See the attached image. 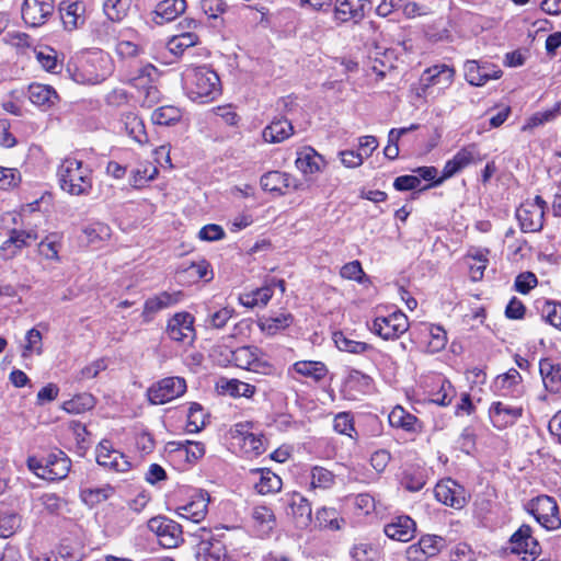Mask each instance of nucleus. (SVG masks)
I'll use <instances>...</instances> for the list:
<instances>
[{"instance_id":"nucleus-1","label":"nucleus","mask_w":561,"mask_h":561,"mask_svg":"<svg viewBox=\"0 0 561 561\" xmlns=\"http://www.w3.org/2000/svg\"><path fill=\"white\" fill-rule=\"evenodd\" d=\"M183 81L187 96L194 102L208 103L221 93L218 75L205 66L187 69Z\"/></svg>"},{"instance_id":"nucleus-2","label":"nucleus","mask_w":561,"mask_h":561,"mask_svg":"<svg viewBox=\"0 0 561 561\" xmlns=\"http://www.w3.org/2000/svg\"><path fill=\"white\" fill-rule=\"evenodd\" d=\"M57 175L61 190L72 196H85L92 190V171L81 160L65 158Z\"/></svg>"},{"instance_id":"nucleus-3","label":"nucleus","mask_w":561,"mask_h":561,"mask_svg":"<svg viewBox=\"0 0 561 561\" xmlns=\"http://www.w3.org/2000/svg\"><path fill=\"white\" fill-rule=\"evenodd\" d=\"M527 510L547 530L560 528L559 507L553 497L548 495L537 496L528 503Z\"/></svg>"},{"instance_id":"nucleus-4","label":"nucleus","mask_w":561,"mask_h":561,"mask_svg":"<svg viewBox=\"0 0 561 561\" xmlns=\"http://www.w3.org/2000/svg\"><path fill=\"white\" fill-rule=\"evenodd\" d=\"M409 329L408 317L402 311L376 317L369 330L383 340H397Z\"/></svg>"},{"instance_id":"nucleus-5","label":"nucleus","mask_w":561,"mask_h":561,"mask_svg":"<svg viewBox=\"0 0 561 561\" xmlns=\"http://www.w3.org/2000/svg\"><path fill=\"white\" fill-rule=\"evenodd\" d=\"M230 434L237 445L249 456H259L264 453V437L253 432V423L240 422L234 424Z\"/></svg>"},{"instance_id":"nucleus-6","label":"nucleus","mask_w":561,"mask_h":561,"mask_svg":"<svg viewBox=\"0 0 561 561\" xmlns=\"http://www.w3.org/2000/svg\"><path fill=\"white\" fill-rule=\"evenodd\" d=\"M165 334L168 337L183 346H190L196 339L194 317L188 312L175 313L168 320Z\"/></svg>"},{"instance_id":"nucleus-7","label":"nucleus","mask_w":561,"mask_h":561,"mask_svg":"<svg viewBox=\"0 0 561 561\" xmlns=\"http://www.w3.org/2000/svg\"><path fill=\"white\" fill-rule=\"evenodd\" d=\"M81 79L85 83L98 84L113 71V62L107 54L93 51L81 66Z\"/></svg>"},{"instance_id":"nucleus-8","label":"nucleus","mask_w":561,"mask_h":561,"mask_svg":"<svg viewBox=\"0 0 561 561\" xmlns=\"http://www.w3.org/2000/svg\"><path fill=\"white\" fill-rule=\"evenodd\" d=\"M186 391V381L182 377H167L148 389V399L152 404H165Z\"/></svg>"},{"instance_id":"nucleus-9","label":"nucleus","mask_w":561,"mask_h":561,"mask_svg":"<svg viewBox=\"0 0 561 561\" xmlns=\"http://www.w3.org/2000/svg\"><path fill=\"white\" fill-rule=\"evenodd\" d=\"M483 157L480 154L477 145L472 144L460 149L453 159L448 160L443 169L442 176L434 181L431 186L439 185L443 181L453 178L470 164L481 162Z\"/></svg>"},{"instance_id":"nucleus-10","label":"nucleus","mask_w":561,"mask_h":561,"mask_svg":"<svg viewBox=\"0 0 561 561\" xmlns=\"http://www.w3.org/2000/svg\"><path fill=\"white\" fill-rule=\"evenodd\" d=\"M148 528L164 548H175L183 541L182 527L164 516L152 517L148 522Z\"/></svg>"},{"instance_id":"nucleus-11","label":"nucleus","mask_w":561,"mask_h":561,"mask_svg":"<svg viewBox=\"0 0 561 561\" xmlns=\"http://www.w3.org/2000/svg\"><path fill=\"white\" fill-rule=\"evenodd\" d=\"M231 358L239 368L253 373L268 374L272 366L263 358L261 351L255 346H242L232 352Z\"/></svg>"},{"instance_id":"nucleus-12","label":"nucleus","mask_w":561,"mask_h":561,"mask_svg":"<svg viewBox=\"0 0 561 561\" xmlns=\"http://www.w3.org/2000/svg\"><path fill=\"white\" fill-rule=\"evenodd\" d=\"M369 10V0H335L333 16L337 23L357 24Z\"/></svg>"},{"instance_id":"nucleus-13","label":"nucleus","mask_w":561,"mask_h":561,"mask_svg":"<svg viewBox=\"0 0 561 561\" xmlns=\"http://www.w3.org/2000/svg\"><path fill=\"white\" fill-rule=\"evenodd\" d=\"M96 461L100 466L116 472H127L131 465L127 457L113 447V444L104 439L95 449Z\"/></svg>"},{"instance_id":"nucleus-14","label":"nucleus","mask_w":561,"mask_h":561,"mask_svg":"<svg viewBox=\"0 0 561 561\" xmlns=\"http://www.w3.org/2000/svg\"><path fill=\"white\" fill-rule=\"evenodd\" d=\"M55 10L53 0H24L21 13L23 21L32 26L37 27L45 24Z\"/></svg>"},{"instance_id":"nucleus-15","label":"nucleus","mask_w":561,"mask_h":561,"mask_svg":"<svg viewBox=\"0 0 561 561\" xmlns=\"http://www.w3.org/2000/svg\"><path fill=\"white\" fill-rule=\"evenodd\" d=\"M463 71L467 82L474 87H482L489 80H495L502 76V70L496 66L478 60H467L463 65Z\"/></svg>"},{"instance_id":"nucleus-16","label":"nucleus","mask_w":561,"mask_h":561,"mask_svg":"<svg viewBox=\"0 0 561 561\" xmlns=\"http://www.w3.org/2000/svg\"><path fill=\"white\" fill-rule=\"evenodd\" d=\"M38 236L34 229H12L9 238L0 245V257L11 260L16 256L23 248L31 245L37 240Z\"/></svg>"},{"instance_id":"nucleus-17","label":"nucleus","mask_w":561,"mask_h":561,"mask_svg":"<svg viewBox=\"0 0 561 561\" xmlns=\"http://www.w3.org/2000/svg\"><path fill=\"white\" fill-rule=\"evenodd\" d=\"M511 549L513 553L524 554L535 559L541 552V547L537 539L533 537V530L529 525H522L511 537Z\"/></svg>"},{"instance_id":"nucleus-18","label":"nucleus","mask_w":561,"mask_h":561,"mask_svg":"<svg viewBox=\"0 0 561 561\" xmlns=\"http://www.w3.org/2000/svg\"><path fill=\"white\" fill-rule=\"evenodd\" d=\"M209 501L210 496L207 491L197 490L188 503L176 508V513L181 518L197 524L206 517Z\"/></svg>"},{"instance_id":"nucleus-19","label":"nucleus","mask_w":561,"mask_h":561,"mask_svg":"<svg viewBox=\"0 0 561 561\" xmlns=\"http://www.w3.org/2000/svg\"><path fill=\"white\" fill-rule=\"evenodd\" d=\"M295 165L305 176H310L322 172L327 161L314 148L304 146L296 152Z\"/></svg>"},{"instance_id":"nucleus-20","label":"nucleus","mask_w":561,"mask_h":561,"mask_svg":"<svg viewBox=\"0 0 561 561\" xmlns=\"http://www.w3.org/2000/svg\"><path fill=\"white\" fill-rule=\"evenodd\" d=\"M445 539L436 535H425L417 543L408 548V557L413 561H425L437 556L445 547Z\"/></svg>"},{"instance_id":"nucleus-21","label":"nucleus","mask_w":561,"mask_h":561,"mask_svg":"<svg viewBox=\"0 0 561 561\" xmlns=\"http://www.w3.org/2000/svg\"><path fill=\"white\" fill-rule=\"evenodd\" d=\"M522 415V407H514L501 401L493 402L489 409L491 423L497 430L514 425Z\"/></svg>"},{"instance_id":"nucleus-22","label":"nucleus","mask_w":561,"mask_h":561,"mask_svg":"<svg viewBox=\"0 0 561 561\" xmlns=\"http://www.w3.org/2000/svg\"><path fill=\"white\" fill-rule=\"evenodd\" d=\"M286 503L289 508L288 514L293 516L298 528H306L310 525L312 510L310 502L300 493L293 492L286 494Z\"/></svg>"},{"instance_id":"nucleus-23","label":"nucleus","mask_w":561,"mask_h":561,"mask_svg":"<svg viewBox=\"0 0 561 561\" xmlns=\"http://www.w3.org/2000/svg\"><path fill=\"white\" fill-rule=\"evenodd\" d=\"M71 467V460L61 450H56L46 456L45 471L41 473V479L55 481L65 479Z\"/></svg>"},{"instance_id":"nucleus-24","label":"nucleus","mask_w":561,"mask_h":561,"mask_svg":"<svg viewBox=\"0 0 561 561\" xmlns=\"http://www.w3.org/2000/svg\"><path fill=\"white\" fill-rule=\"evenodd\" d=\"M516 217L524 232H537L543 227V210L538 206L522 204Z\"/></svg>"},{"instance_id":"nucleus-25","label":"nucleus","mask_w":561,"mask_h":561,"mask_svg":"<svg viewBox=\"0 0 561 561\" xmlns=\"http://www.w3.org/2000/svg\"><path fill=\"white\" fill-rule=\"evenodd\" d=\"M27 96L32 104L43 110L53 107L59 101V95L51 85L37 82L28 85Z\"/></svg>"},{"instance_id":"nucleus-26","label":"nucleus","mask_w":561,"mask_h":561,"mask_svg":"<svg viewBox=\"0 0 561 561\" xmlns=\"http://www.w3.org/2000/svg\"><path fill=\"white\" fill-rule=\"evenodd\" d=\"M386 536L392 540L408 542L415 534V523L409 516H397L383 529Z\"/></svg>"},{"instance_id":"nucleus-27","label":"nucleus","mask_w":561,"mask_h":561,"mask_svg":"<svg viewBox=\"0 0 561 561\" xmlns=\"http://www.w3.org/2000/svg\"><path fill=\"white\" fill-rule=\"evenodd\" d=\"M182 296H183V294L181 291H176V293H172V294L168 293V291H163L154 297L148 298L145 301L144 311H142L144 321L145 322L151 321L152 317L157 312L178 304L180 301V299L182 298Z\"/></svg>"},{"instance_id":"nucleus-28","label":"nucleus","mask_w":561,"mask_h":561,"mask_svg":"<svg viewBox=\"0 0 561 561\" xmlns=\"http://www.w3.org/2000/svg\"><path fill=\"white\" fill-rule=\"evenodd\" d=\"M65 28L72 31L85 22V4L81 1L62 2L59 8Z\"/></svg>"},{"instance_id":"nucleus-29","label":"nucleus","mask_w":561,"mask_h":561,"mask_svg":"<svg viewBox=\"0 0 561 561\" xmlns=\"http://www.w3.org/2000/svg\"><path fill=\"white\" fill-rule=\"evenodd\" d=\"M185 9V0H162L152 12V21L159 25L171 22L182 14Z\"/></svg>"},{"instance_id":"nucleus-30","label":"nucleus","mask_w":561,"mask_h":561,"mask_svg":"<svg viewBox=\"0 0 561 561\" xmlns=\"http://www.w3.org/2000/svg\"><path fill=\"white\" fill-rule=\"evenodd\" d=\"M294 134L291 123L285 117L274 118L262 131L265 142L278 144Z\"/></svg>"},{"instance_id":"nucleus-31","label":"nucleus","mask_w":561,"mask_h":561,"mask_svg":"<svg viewBox=\"0 0 561 561\" xmlns=\"http://www.w3.org/2000/svg\"><path fill=\"white\" fill-rule=\"evenodd\" d=\"M454 77V68L442 64L427 68L423 72L421 80L425 87L442 85L443 88H448L453 83Z\"/></svg>"},{"instance_id":"nucleus-32","label":"nucleus","mask_w":561,"mask_h":561,"mask_svg":"<svg viewBox=\"0 0 561 561\" xmlns=\"http://www.w3.org/2000/svg\"><path fill=\"white\" fill-rule=\"evenodd\" d=\"M434 492L436 499L445 505L460 508L465 504V497L460 495L457 483L450 479L437 483Z\"/></svg>"},{"instance_id":"nucleus-33","label":"nucleus","mask_w":561,"mask_h":561,"mask_svg":"<svg viewBox=\"0 0 561 561\" xmlns=\"http://www.w3.org/2000/svg\"><path fill=\"white\" fill-rule=\"evenodd\" d=\"M539 371L545 388L550 392H558L561 389V364H556L549 358H543L539 363Z\"/></svg>"},{"instance_id":"nucleus-34","label":"nucleus","mask_w":561,"mask_h":561,"mask_svg":"<svg viewBox=\"0 0 561 561\" xmlns=\"http://www.w3.org/2000/svg\"><path fill=\"white\" fill-rule=\"evenodd\" d=\"M291 176L280 171H270L262 175L261 186L264 191L284 194L290 185Z\"/></svg>"},{"instance_id":"nucleus-35","label":"nucleus","mask_w":561,"mask_h":561,"mask_svg":"<svg viewBox=\"0 0 561 561\" xmlns=\"http://www.w3.org/2000/svg\"><path fill=\"white\" fill-rule=\"evenodd\" d=\"M345 520L339 516L333 507H321L316 512L314 525L320 529L340 530Z\"/></svg>"},{"instance_id":"nucleus-36","label":"nucleus","mask_w":561,"mask_h":561,"mask_svg":"<svg viewBox=\"0 0 561 561\" xmlns=\"http://www.w3.org/2000/svg\"><path fill=\"white\" fill-rule=\"evenodd\" d=\"M291 369L298 375L309 378L313 381L322 380L327 374L328 368L322 362L314 360H299L296 362Z\"/></svg>"},{"instance_id":"nucleus-37","label":"nucleus","mask_w":561,"mask_h":561,"mask_svg":"<svg viewBox=\"0 0 561 561\" xmlns=\"http://www.w3.org/2000/svg\"><path fill=\"white\" fill-rule=\"evenodd\" d=\"M123 123L126 133L139 145L148 142V135L142 119L135 113L128 112L123 115Z\"/></svg>"},{"instance_id":"nucleus-38","label":"nucleus","mask_w":561,"mask_h":561,"mask_svg":"<svg viewBox=\"0 0 561 561\" xmlns=\"http://www.w3.org/2000/svg\"><path fill=\"white\" fill-rule=\"evenodd\" d=\"M259 474V481L254 483L257 493L265 495L278 492L282 488L280 478L268 469H257L254 471Z\"/></svg>"},{"instance_id":"nucleus-39","label":"nucleus","mask_w":561,"mask_h":561,"mask_svg":"<svg viewBox=\"0 0 561 561\" xmlns=\"http://www.w3.org/2000/svg\"><path fill=\"white\" fill-rule=\"evenodd\" d=\"M203 561H227V549L219 539L202 541L198 551Z\"/></svg>"},{"instance_id":"nucleus-40","label":"nucleus","mask_w":561,"mask_h":561,"mask_svg":"<svg viewBox=\"0 0 561 561\" xmlns=\"http://www.w3.org/2000/svg\"><path fill=\"white\" fill-rule=\"evenodd\" d=\"M218 387L222 392L234 398H251L255 393V387L238 379H222Z\"/></svg>"},{"instance_id":"nucleus-41","label":"nucleus","mask_w":561,"mask_h":561,"mask_svg":"<svg viewBox=\"0 0 561 561\" xmlns=\"http://www.w3.org/2000/svg\"><path fill=\"white\" fill-rule=\"evenodd\" d=\"M114 494V488L110 484H105L100 488H84L80 492L82 501L90 505H96L103 501H106Z\"/></svg>"},{"instance_id":"nucleus-42","label":"nucleus","mask_w":561,"mask_h":561,"mask_svg":"<svg viewBox=\"0 0 561 561\" xmlns=\"http://www.w3.org/2000/svg\"><path fill=\"white\" fill-rule=\"evenodd\" d=\"M182 117L181 110L173 105L160 106L153 111L151 121L157 125L170 126L178 123Z\"/></svg>"},{"instance_id":"nucleus-43","label":"nucleus","mask_w":561,"mask_h":561,"mask_svg":"<svg viewBox=\"0 0 561 561\" xmlns=\"http://www.w3.org/2000/svg\"><path fill=\"white\" fill-rule=\"evenodd\" d=\"M416 422L417 419L401 407L393 408L389 413V423L392 427L412 432L415 430Z\"/></svg>"},{"instance_id":"nucleus-44","label":"nucleus","mask_w":561,"mask_h":561,"mask_svg":"<svg viewBox=\"0 0 561 561\" xmlns=\"http://www.w3.org/2000/svg\"><path fill=\"white\" fill-rule=\"evenodd\" d=\"M333 341L340 351L353 354H362L373 348L371 345L348 339L343 332H335Z\"/></svg>"},{"instance_id":"nucleus-45","label":"nucleus","mask_w":561,"mask_h":561,"mask_svg":"<svg viewBox=\"0 0 561 561\" xmlns=\"http://www.w3.org/2000/svg\"><path fill=\"white\" fill-rule=\"evenodd\" d=\"M273 296L272 285H265L261 288H257L250 294L242 295L240 297V301L243 306L247 307H256V306H266L270 299Z\"/></svg>"},{"instance_id":"nucleus-46","label":"nucleus","mask_w":561,"mask_h":561,"mask_svg":"<svg viewBox=\"0 0 561 561\" xmlns=\"http://www.w3.org/2000/svg\"><path fill=\"white\" fill-rule=\"evenodd\" d=\"M95 405V399L92 394L82 393L78 394L75 398L65 401L62 403V409L71 414H80L88 410H91Z\"/></svg>"},{"instance_id":"nucleus-47","label":"nucleus","mask_w":561,"mask_h":561,"mask_svg":"<svg viewBox=\"0 0 561 561\" xmlns=\"http://www.w3.org/2000/svg\"><path fill=\"white\" fill-rule=\"evenodd\" d=\"M158 168L151 163H141L131 172L130 184L140 188L158 175Z\"/></svg>"},{"instance_id":"nucleus-48","label":"nucleus","mask_w":561,"mask_h":561,"mask_svg":"<svg viewBox=\"0 0 561 561\" xmlns=\"http://www.w3.org/2000/svg\"><path fill=\"white\" fill-rule=\"evenodd\" d=\"M293 322V317L289 313H282L276 317H268L262 319L260 322V328L263 332L273 335L278 331L288 328Z\"/></svg>"},{"instance_id":"nucleus-49","label":"nucleus","mask_w":561,"mask_h":561,"mask_svg":"<svg viewBox=\"0 0 561 561\" xmlns=\"http://www.w3.org/2000/svg\"><path fill=\"white\" fill-rule=\"evenodd\" d=\"M197 35L195 33H182L172 36L168 42V49L173 55H182L185 49L194 46L197 43Z\"/></svg>"},{"instance_id":"nucleus-50","label":"nucleus","mask_w":561,"mask_h":561,"mask_svg":"<svg viewBox=\"0 0 561 561\" xmlns=\"http://www.w3.org/2000/svg\"><path fill=\"white\" fill-rule=\"evenodd\" d=\"M130 7V0H106L103 10L108 20L113 22L122 21Z\"/></svg>"},{"instance_id":"nucleus-51","label":"nucleus","mask_w":561,"mask_h":561,"mask_svg":"<svg viewBox=\"0 0 561 561\" xmlns=\"http://www.w3.org/2000/svg\"><path fill=\"white\" fill-rule=\"evenodd\" d=\"M83 233L88 243L98 245L111 237V228L103 222H93L84 228Z\"/></svg>"},{"instance_id":"nucleus-52","label":"nucleus","mask_w":561,"mask_h":561,"mask_svg":"<svg viewBox=\"0 0 561 561\" xmlns=\"http://www.w3.org/2000/svg\"><path fill=\"white\" fill-rule=\"evenodd\" d=\"M60 248L59 237L53 233L39 242L38 253L46 260L59 261L58 253Z\"/></svg>"},{"instance_id":"nucleus-53","label":"nucleus","mask_w":561,"mask_h":561,"mask_svg":"<svg viewBox=\"0 0 561 561\" xmlns=\"http://www.w3.org/2000/svg\"><path fill=\"white\" fill-rule=\"evenodd\" d=\"M175 453L180 458H184L187 462L193 463L204 456L205 448L202 443L187 440L185 444L180 445Z\"/></svg>"},{"instance_id":"nucleus-54","label":"nucleus","mask_w":561,"mask_h":561,"mask_svg":"<svg viewBox=\"0 0 561 561\" xmlns=\"http://www.w3.org/2000/svg\"><path fill=\"white\" fill-rule=\"evenodd\" d=\"M333 428L336 433L346 435L351 437L352 439L357 438V432L354 427V421L348 412H341L337 415H335L333 421Z\"/></svg>"},{"instance_id":"nucleus-55","label":"nucleus","mask_w":561,"mask_h":561,"mask_svg":"<svg viewBox=\"0 0 561 561\" xmlns=\"http://www.w3.org/2000/svg\"><path fill=\"white\" fill-rule=\"evenodd\" d=\"M43 336L42 333L33 328L25 334V345L23 347L22 356L28 357L32 354L42 355L43 353Z\"/></svg>"},{"instance_id":"nucleus-56","label":"nucleus","mask_w":561,"mask_h":561,"mask_svg":"<svg viewBox=\"0 0 561 561\" xmlns=\"http://www.w3.org/2000/svg\"><path fill=\"white\" fill-rule=\"evenodd\" d=\"M35 58L38 64L48 72H56L58 68L57 54L50 47H41L34 50Z\"/></svg>"},{"instance_id":"nucleus-57","label":"nucleus","mask_w":561,"mask_h":561,"mask_svg":"<svg viewBox=\"0 0 561 561\" xmlns=\"http://www.w3.org/2000/svg\"><path fill=\"white\" fill-rule=\"evenodd\" d=\"M311 486L313 489L316 488H319V489H329L333 485L334 483V474L325 469V468H322V467H313L311 469Z\"/></svg>"},{"instance_id":"nucleus-58","label":"nucleus","mask_w":561,"mask_h":561,"mask_svg":"<svg viewBox=\"0 0 561 561\" xmlns=\"http://www.w3.org/2000/svg\"><path fill=\"white\" fill-rule=\"evenodd\" d=\"M21 518L14 513L0 512V537L8 538L12 536L20 527Z\"/></svg>"},{"instance_id":"nucleus-59","label":"nucleus","mask_w":561,"mask_h":561,"mask_svg":"<svg viewBox=\"0 0 561 561\" xmlns=\"http://www.w3.org/2000/svg\"><path fill=\"white\" fill-rule=\"evenodd\" d=\"M340 275L345 279L355 280L357 283H364L366 278L362 264L357 260L344 264L341 267Z\"/></svg>"},{"instance_id":"nucleus-60","label":"nucleus","mask_w":561,"mask_h":561,"mask_svg":"<svg viewBox=\"0 0 561 561\" xmlns=\"http://www.w3.org/2000/svg\"><path fill=\"white\" fill-rule=\"evenodd\" d=\"M253 519L260 524L264 530H271L275 524V516L271 508L266 506H256L252 512Z\"/></svg>"},{"instance_id":"nucleus-61","label":"nucleus","mask_w":561,"mask_h":561,"mask_svg":"<svg viewBox=\"0 0 561 561\" xmlns=\"http://www.w3.org/2000/svg\"><path fill=\"white\" fill-rule=\"evenodd\" d=\"M21 181V173L16 169L0 167V188L10 190Z\"/></svg>"},{"instance_id":"nucleus-62","label":"nucleus","mask_w":561,"mask_h":561,"mask_svg":"<svg viewBox=\"0 0 561 561\" xmlns=\"http://www.w3.org/2000/svg\"><path fill=\"white\" fill-rule=\"evenodd\" d=\"M233 314V309L224 307L208 316V325L214 329H221L227 324Z\"/></svg>"},{"instance_id":"nucleus-63","label":"nucleus","mask_w":561,"mask_h":561,"mask_svg":"<svg viewBox=\"0 0 561 561\" xmlns=\"http://www.w3.org/2000/svg\"><path fill=\"white\" fill-rule=\"evenodd\" d=\"M537 283L538 280L534 273L524 272L517 275L514 287L518 293L526 295L537 285Z\"/></svg>"},{"instance_id":"nucleus-64","label":"nucleus","mask_w":561,"mask_h":561,"mask_svg":"<svg viewBox=\"0 0 561 561\" xmlns=\"http://www.w3.org/2000/svg\"><path fill=\"white\" fill-rule=\"evenodd\" d=\"M450 561H476V552L465 542H459L450 550Z\"/></svg>"}]
</instances>
